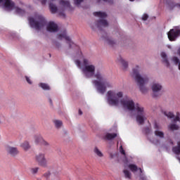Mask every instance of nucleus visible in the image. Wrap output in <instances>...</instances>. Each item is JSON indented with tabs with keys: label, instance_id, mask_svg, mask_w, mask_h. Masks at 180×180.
Listing matches in <instances>:
<instances>
[{
	"label": "nucleus",
	"instance_id": "obj_19",
	"mask_svg": "<svg viewBox=\"0 0 180 180\" xmlns=\"http://www.w3.org/2000/svg\"><path fill=\"white\" fill-rule=\"evenodd\" d=\"M49 9L51 13H56L58 11L57 6L52 3L49 4Z\"/></svg>",
	"mask_w": 180,
	"mask_h": 180
},
{
	"label": "nucleus",
	"instance_id": "obj_32",
	"mask_svg": "<svg viewBox=\"0 0 180 180\" xmlns=\"http://www.w3.org/2000/svg\"><path fill=\"white\" fill-rule=\"evenodd\" d=\"M124 174L125 178H128V179H130L131 178V174L128 170H124Z\"/></svg>",
	"mask_w": 180,
	"mask_h": 180
},
{
	"label": "nucleus",
	"instance_id": "obj_31",
	"mask_svg": "<svg viewBox=\"0 0 180 180\" xmlns=\"http://www.w3.org/2000/svg\"><path fill=\"white\" fill-rule=\"evenodd\" d=\"M169 127L170 130H178V129H179V126L175 124H170Z\"/></svg>",
	"mask_w": 180,
	"mask_h": 180
},
{
	"label": "nucleus",
	"instance_id": "obj_30",
	"mask_svg": "<svg viewBox=\"0 0 180 180\" xmlns=\"http://www.w3.org/2000/svg\"><path fill=\"white\" fill-rule=\"evenodd\" d=\"M164 115H165V116H167V117H169V119H172V117H175V115H174V113L169 112H165Z\"/></svg>",
	"mask_w": 180,
	"mask_h": 180
},
{
	"label": "nucleus",
	"instance_id": "obj_15",
	"mask_svg": "<svg viewBox=\"0 0 180 180\" xmlns=\"http://www.w3.org/2000/svg\"><path fill=\"white\" fill-rule=\"evenodd\" d=\"M162 60V62L163 64H165L166 67L169 68V61L168 60V57L167 56V53L165 52H162L160 54Z\"/></svg>",
	"mask_w": 180,
	"mask_h": 180
},
{
	"label": "nucleus",
	"instance_id": "obj_25",
	"mask_svg": "<svg viewBox=\"0 0 180 180\" xmlns=\"http://www.w3.org/2000/svg\"><path fill=\"white\" fill-rule=\"evenodd\" d=\"M105 41L109 44L110 46H113L114 44H116V42L113 40H112L109 37H105Z\"/></svg>",
	"mask_w": 180,
	"mask_h": 180
},
{
	"label": "nucleus",
	"instance_id": "obj_7",
	"mask_svg": "<svg viewBox=\"0 0 180 180\" xmlns=\"http://www.w3.org/2000/svg\"><path fill=\"white\" fill-rule=\"evenodd\" d=\"M35 160L41 167H47V160L44 153H39L36 155Z\"/></svg>",
	"mask_w": 180,
	"mask_h": 180
},
{
	"label": "nucleus",
	"instance_id": "obj_39",
	"mask_svg": "<svg viewBox=\"0 0 180 180\" xmlns=\"http://www.w3.org/2000/svg\"><path fill=\"white\" fill-rule=\"evenodd\" d=\"M25 79H26L27 82L28 84H30V85H32V80H30V78H29V77L26 76Z\"/></svg>",
	"mask_w": 180,
	"mask_h": 180
},
{
	"label": "nucleus",
	"instance_id": "obj_4",
	"mask_svg": "<svg viewBox=\"0 0 180 180\" xmlns=\"http://www.w3.org/2000/svg\"><path fill=\"white\" fill-rule=\"evenodd\" d=\"M28 20L31 27H33L36 30H40L41 27H44L46 25V19L41 15H37L35 18L30 17Z\"/></svg>",
	"mask_w": 180,
	"mask_h": 180
},
{
	"label": "nucleus",
	"instance_id": "obj_34",
	"mask_svg": "<svg viewBox=\"0 0 180 180\" xmlns=\"http://www.w3.org/2000/svg\"><path fill=\"white\" fill-rule=\"evenodd\" d=\"M31 174L33 175L36 174L37 172H39V167H34L30 169Z\"/></svg>",
	"mask_w": 180,
	"mask_h": 180
},
{
	"label": "nucleus",
	"instance_id": "obj_33",
	"mask_svg": "<svg viewBox=\"0 0 180 180\" xmlns=\"http://www.w3.org/2000/svg\"><path fill=\"white\" fill-rule=\"evenodd\" d=\"M172 61L174 63V64H176V65H179L180 64L179 58H178L176 56H174L172 58Z\"/></svg>",
	"mask_w": 180,
	"mask_h": 180
},
{
	"label": "nucleus",
	"instance_id": "obj_2",
	"mask_svg": "<svg viewBox=\"0 0 180 180\" xmlns=\"http://www.w3.org/2000/svg\"><path fill=\"white\" fill-rule=\"evenodd\" d=\"M94 77L98 80H94L93 84L95 85L98 94L103 95L106 92L107 88H112V83L105 78L100 72H97Z\"/></svg>",
	"mask_w": 180,
	"mask_h": 180
},
{
	"label": "nucleus",
	"instance_id": "obj_42",
	"mask_svg": "<svg viewBox=\"0 0 180 180\" xmlns=\"http://www.w3.org/2000/svg\"><path fill=\"white\" fill-rule=\"evenodd\" d=\"M75 63L78 67L81 66V61H79V60H77Z\"/></svg>",
	"mask_w": 180,
	"mask_h": 180
},
{
	"label": "nucleus",
	"instance_id": "obj_18",
	"mask_svg": "<svg viewBox=\"0 0 180 180\" xmlns=\"http://www.w3.org/2000/svg\"><path fill=\"white\" fill-rule=\"evenodd\" d=\"M94 16H98V18H101V19H105L108 15L105 14V13H102L101 11L99 12H94Z\"/></svg>",
	"mask_w": 180,
	"mask_h": 180
},
{
	"label": "nucleus",
	"instance_id": "obj_20",
	"mask_svg": "<svg viewBox=\"0 0 180 180\" xmlns=\"http://www.w3.org/2000/svg\"><path fill=\"white\" fill-rule=\"evenodd\" d=\"M120 63L122 64L124 70H126L127 67H129V63H127V62L123 60L121 57H120Z\"/></svg>",
	"mask_w": 180,
	"mask_h": 180
},
{
	"label": "nucleus",
	"instance_id": "obj_5",
	"mask_svg": "<svg viewBox=\"0 0 180 180\" xmlns=\"http://www.w3.org/2000/svg\"><path fill=\"white\" fill-rule=\"evenodd\" d=\"M95 65H90L89 60L83 59V67L82 71L86 78H92L95 75Z\"/></svg>",
	"mask_w": 180,
	"mask_h": 180
},
{
	"label": "nucleus",
	"instance_id": "obj_48",
	"mask_svg": "<svg viewBox=\"0 0 180 180\" xmlns=\"http://www.w3.org/2000/svg\"><path fill=\"white\" fill-rule=\"evenodd\" d=\"M174 6H177V8H179V9H180V4H176Z\"/></svg>",
	"mask_w": 180,
	"mask_h": 180
},
{
	"label": "nucleus",
	"instance_id": "obj_22",
	"mask_svg": "<svg viewBox=\"0 0 180 180\" xmlns=\"http://www.w3.org/2000/svg\"><path fill=\"white\" fill-rule=\"evenodd\" d=\"M14 9H15V12L18 15H25V10H23L19 7L15 6Z\"/></svg>",
	"mask_w": 180,
	"mask_h": 180
},
{
	"label": "nucleus",
	"instance_id": "obj_54",
	"mask_svg": "<svg viewBox=\"0 0 180 180\" xmlns=\"http://www.w3.org/2000/svg\"><path fill=\"white\" fill-rule=\"evenodd\" d=\"M56 46H57V47H58V44H56Z\"/></svg>",
	"mask_w": 180,
	"mask_h": 180
},
{
	"label": "nucleus",
	"instance_id": "obj_29",
	"mask_svg": "<svg viewBox=\"0 0 180 180\" xmlns=\"http://www.w3.org/2000/svg\"><path fill=\"white\" fill-rule=\"evenodd\" d=\"M129 169L132 172H136V171H137V169H139L137 168V166L136 165H129Z\"/></svg>",
	"mask_w": 180,
	"mask_h": 180
},
{
	"label": "nucleus",
	"instance_id": "obj_10",
	"mask_svg": "<svg viewBox=\"0 0 180 180\" xmlns=\"http://www.w3.org/2000/svg\"><path fill=\"white\" fill-rule=\"evenodd\" d=\"M162 89V86L158 83H153L152 86V91L153 92V98H157L161 94H158V92Z\"/></svg>",
	"mask_w": 180,
	"mask_h": 180
},
{
	"label": "nucleus",
	"instance_id": "obj_11",
	"mask_svg": "<svg viewBox=\"0 0 180 180\" xmlns=\"http://www.w3.org/2000/svg\"><path fill=\"white\" fill-rule=\"evenodd\" d=\"M34 139H35V143L37 144H41L44 147H50V143L46 141L44 139H43V137H41V136L37 135L34 136Z\"/></svg>",
	"mask_w": 180,
	"mask_h": 180
},
{
	"label": "nucleus",
	"instance_id": "obj_51",
	"mask_svg": "<svg viewBox=\"0 0 180 180\" xmlns=\"http://www.w3.org/2000/svg\"><path fill=\"white\" fill-rule=\"evenodd\" d=\"M179 70H180V63L179 64Z\"/></svg>",
	"mask_w": 180,
	"mask_h": 180
},
{
	"label": "nucleus",
	"instance_id": "obj_26",
	"mask_svg": "<svg viewBox=\"0 0 180 180\" xmlns=\"http://www.w3.org/2000/svg\"><path fill=\"white\" fill-rule=\"evenodd\" d=\"M39 86H41V88H42V89H44L46 91H49V89H50V86H49V84H47L40 83Z\"/></svg>",
	"mask_w": 180,
	"mask_h": 180
},
{
	"label": "nucleus",
	"instance_id": "obj_8",
	"mask_svg": "<svg viewBox=\"0 0 180 180\" xmlns=\"http://www.w3.org/2000/svg\"><path fill=\"white\" fill-rule=\"evenodd\" d=\"M180 34V30L172 29L167 33L168 39L170 41H175L176 37Z\"/></svg>",
	"mask_w": 180,
	"mask_h": 180
},
{
	"label": "nucleus",
	"instance_id": "obj_46",
	"mask_svg": "<svg viewBox=\"0 0 180 180\" xmlns=\"http://www.w3.org/2000/svg\"><path fill=\"white\" fill-rule=\"evenodd\" d=\"M60 16H62V18H65V13H60Z\"/></svg>",
	"mask_w": 180,
	"mask_h": 180
},
{
	"label": "nucleus",
	"instance_id": "obj_21",
	"mask_svg": "<svg viewBox=\"0 0 180 180\" xmlns=\"http://www.w3.org/2000/svg\"><path fill=\"white\" fill-rule=\"evenodd\" d=\"M60 5H61V6L63 8H70V1L61 0L60 1Z\"/></svg>",
	"mask_w": 180,
	"mask_h": 180
},
{
	"label": "nucleus",
	"instance_id": "obj_53",
	"mask_svg": "<svg viewBox=\"0 0 180 180\" xmlns=\"http://www.w3.org/2000/svg\"><path fill=\"white\" fill-rule=\"evenodd\" d=\"M131 2H133L134 0H129Z\"/></svg>",
	"mask_w": 180,
	"mask_h": 180
},
{
	"label": "nucleus",
	"instance_id": "obj_17",
	"mask_svg": "<svg viewBox=\"0 0 180 180\" xmlns=\"http://www.w3.org/2000/svg\"><path fill=\"white\" fill-rule=\"evenodd\" d=\"M172 151L176 155H179L180 154V141L177 143V146H174L172 148Z\"/></svg>",
	"mask_w": 180,
	"mask_h": 180
},
{
	"label": "nucleus",
	"instance_id": "obj_35",
	"mask_svg": "<svg viewBox=\"0 0 180 180\" xmlns=\"http://www.w3.org/2000/svg\"><path fill=\"white\" fill-rule=\"evenodd\" d=\"M179 116H180V114H179V112H177L175 118L173 120V122H180V117H179Z\"/></svg>",
	"mask_w": 180,
	"mask_h": 180
},
{
	"label": "nucleus",
	"instance_id": "obj_36",
	"mask_svg": "<svg viewBox=\"0 0 180 180\" xmlns=\"http://www.w3.org/2000/svg\"><path fill=\"white\" fill-rule=\"evenodd\" d=\"M75 5H77L78 7L81 5L82 2H84V0H74Z\"/></svg>",
	"mask_w": 180,
	"mask_h": 180
},
{
	"label": "nucleus",
	"instance_id": "obj_14",
	"mask_svg": "<svg viewBox=\"0 0 180 180\" xmlns=\"http://www.w3.org/2000/svg\"><path fill=\"white\" fill-rule=\"evenodd\" d=\"M48 32H58V26L57 25V24L54 23L53 22H50L46 27Z\"/></svg>",
	"mask_w": 180,
	"mask_h": 180
},
{
	"label": "nucleus",
	"instance_id": "obj_9",
	"mask_svg": "<svg viewBox=\"0 0 180 180\" xmlns=\"http://www.w3.org/2000/svg\"><path fill=\"white\" fill-rule=\"evenodd\" d=\"M1 4L6 11H13L15 9V2L12 0H2Z\"/></svg>",
	"mask_w": 180,
	"mask_h": 180
},
{
	"label": "nucleus",
	"instance_id": "obj_16",
	"mask_svg": "<svg viewBox=\"0 0 180 180\" xmlns=\"http://www.w3.org/2000/svg\"><path fill=\"white\" fill-rule=\"evenodd\" d=\"M115 137H117V134H110L108 133L105 134V136L103 137L104 140H113V139H115Z\"/></svg>",
	"mask_w": 180,
	"mask_h": 180
},
{
	"label": "nucleus",
	"instance_id": "obj_49",
	"mask_svg": "<svg viewBox=\"0 0 180 180\" xmlns=\"http://www.w3.org/2000/svg\"><path fill=\"white\" fill-rule=\"evenodd\" d=\"M79 115H82V111L81 110H79Z\"/></svg>",
	"mask_w": 180,
	"mask_h": 180
},
{
	"label": "nucleus",
	"instance_id": "obj_3",
	"mask_svg": "<svg viewBox=\"0 0 180 180\" xmlns=\"http://www.w3.org/2000/svg\"><path fill=\"white\" fill-rule=\"evenodd\" d=\"M133 77L137 85L139 86L141 92L146 94L147 92V88L144 85L148 82V77L146 75L141 76L140 74V68L138 65L133 69Z\"/></svg>",
	"mask_w": 180,
	"mask_h": 180
},
{
	"label": "nucleus",
	"instance_id": "obj_24",
	"mask_svg": "<svg viewBox=\"0 0 180 180\" xmlns=\"http://www.w3.org/2000/svg\"><path fill=\"white\" fill-rule=\"evenodd\" d=\"M155 135L157 137H159L160 139H164V132L159 131V130H155Z\"/></svg>",
	"mask_w": 180,
	"mask_h": 180
},
{
	"label": "nucleus",
	"instance_id": "obj_52",
	"mask_svg": "<svg viewBox=\"0 0 180 180\" xmlns=\"http://www.w3.org/2000/svg\"><path fill=\"white\" fill-rule=\"evenodd\" d=\"M0 4H2V0H0Z\"/></svg>",
	"mask_w": 180,
	"mask_h": 180
},
{
	"label": "nucleus",
	"instance_id": "obj_45",
	"mask_svg": "<svg viewBox=\"0 0 180 180\" xmlns=\"http://www.w3.org/2000/svg\"><path fill=\"white\" fill-rule=\"evenodd\" d=\"M169 143L170 146H174V142L171 139L169 140Z\"/></svg>",
	"mask_w": 180,
	"mask_h": 180
},
{
	"label": "nucleus",
	"instance_id": "obj_40",
	"mask_svg": "<svg viewBox=\"0 0 180 180\" xmlns=\"http://www.w3.org/2000/svg\"><path fill=\"white\" fill-rule=\"evenodd\" d=\"M154 129H155L156 130H160V129L161 128L160 127L159 124L155 122L154 124Z\"/></svg>",
	"mask_w": 180,
	"mask_h": 180
},
{
	"label": "nucleus",
	"instance_id": "obj_12",
	"mask_svg": "<svg viewBox=\"0 0 180 180\" xmlns=\"http://www.w3.org/2000/svg\"><path fill=\"white\" fill-rule=\"evenodd\" d=\"M96 27L98 28V30H102V27H108L109 26V23L106 20H99L96 22Z\"/></svg>",
	"mask_w": 180,
	"mask_h": 180
},
{
	"label": "nucleus",
	"instance_id": "obj_27",
	"mask_svg": "<svg viewBox=\"0 0 180 180\" xmlns=\"http://www.w3.org/2000/svg\"><path fill=\"white\" fill-rule=\"evenodd\" d=\"M94 153L95 154H96V155H98V157H103V154L102 153V152H101V150H99L98 147H96L94 148Z\"/></svg>",
	"mask_w": 180,
	"mask_h": 180
},
{
	"label": "nucleus",
	"instance_id": "obj_1",
	"mask_svg": "<svg viewBox=\"0 0 180 180\" xmlns=\"http://www.w3.org/2000/svg\"><path fill=\"white\" fill-rule=\"evenodd\" d=\"M123 98V92L110 90L107 92V101L108 104L111 106H117L121 103L124 109H127V110H135L136 112V122L139 124H143L144 121L147 120L146 117V110H144V107L140 105V104L136 103L134 105V101H133L129 97Z\"/></svg>",
	"mask_w": 180,
	"mask_h": 180
},
{
	"label": "nucleus",
	"instance_id": "obj_41",
	"mask_svg": "<svg viewBox=\"0 0 180 180\" xmlns=\"http://www.w3.org/2000/svg\"><path fill=\"white\" fill-rule=\"evenodd\" d=\"M44 176H45V178H49V176H50V172H47L46 173H45L44 174Z\"/></svg>",
	"mask_w": 180,
	"mask_h": 180
},
{
	"label": "nucleus",
	"instance_id": "obj_13",
	"mask_svg": "<svg viewBox=\"0 0 180 180\" xmlns=\"http://www.w3.org/2000/svg\"><path fill=\"white\" fill-rule=\"evenodd\" d=\"M6 151L8 154H10L11 157H15V155H18L19 154V150H18V148L8 146L6 148Z\"/></svg>",
	"mask_w": 180,
	"mask_h": 180
},
{
	"label": "nucleus",
	"instance_id": "obj_44",
	"mask_svg": "<svg viewBox=\"0 0 180 180\" xmlns=\"http://www.w3.org/2000/svg\"><path fill=\"white\" fill-rule=\"evenodd\" d=\"M103 2H110V0H103ZM97 2L99 3L101 2V0H97Z\"/></svg>",
	"mask_w": 180,
	"mask_h": 180
},
{
	"label": "nucleus",
	"instance_id": "obj_6",
	"mask_svg": "<svg viewBox=\"0 0 180 180\" xmlns=\"http://www.w3.org/2000/svg\"><path fill=\"white\" fill-rule=\"evenodd\" d=\"M58 40H63V39H65V40H66L67 41V44H69L70 49H74V47H75L76 50L78 51L79 56H81V54H82L79 46L72 42V40H71V37L67 35V31H63L62 33L59 34L58 35Z\"/></svg>",
	"mask_w": 180,
	"mask_h": 180
},
{
	"label": "nucleus",
	"instance_id": "obj_47",
	"mask_svg": "<svg viewBox=\"0 0 180 180\" xmlns=\"http://www.w3.org/2000/svg\"><path fill=\"white\" fill-rule=\"evenodd\" d=\"M49 103L51 105H53V101H51V98H49Z\"/></svg>",
	"mask_w": 180,
	"mask_h": 180
},
{
	"label": "nucleus",
	"instance_id": "obj_43",
	"mask_svg": "<svg viewBox=\"0 0 180 180\" xmlns=\"http://www.w3.org/2000/svg\"><path fill=\"white\" fill-rule=\"evenodd\" d=\"M41 4L42 5H46V3L47 2V0H41Z\"/></svg>",
	"mask_w": 180,
	"mask_h": 180
},
{
	"label": "nucleus",
	"instance_id": "obj_38",
	"mask_svg": "<svg viewBox=\"0 0 180 180\" xmlns=\"http://www.w3.org/2000/svg\"><path fill=\"white\" fill-rule=\"evenodd\" d=\"M148 19V15L143 14L142 16V20H147Z\"/></svg>",
	"mask_w": 180,
	"mask_h": 180
},
{
	"label": "nucleus",
	"instance_id": "obj_37",
	"mask_svg": "<svg viewBox=\"0 0 180 180\" xmlns=\"http://www.w3.org/2000/svg\"><path fill=\"white\" fill-rule=\"evenodd\" d=\"M120 152L121 154H122V155H126V151H124V149H123V146L122 145L120 147Z\"/></svg>",
	"mask_w": 180,
	"mask_h": 180
},
{
	"label": "nucleus",
	"instance_id": "obj_28",
	"mask_svg": "<svg viewBox=\"0 0 180 180\" xmlns=\"http://www.w3.org/2000/svg\"><path fill=\"white\" fill-rule=\"evenodd\" d=\"M54 123H55V126L57 129H60V127H61V126H63V122L60 120H55Z\"/></svg>",
	"mask_w": 180,
	"mask_h": 180
},
{
	"label": "nucleus",
	"instance_id": "obj_23",
	"mask_svg": "<svg viewBox=\"0 0 180 180\" xmlns=\"http://www.w3.org/2000/svg\"><path fill=\"white\" fill-rule=\"evenodd\" d=\"M21 147L22 148H23V150H25V151H27V150L30 148V145H29V142L25 141L21 144Z\"/></svg>",
	"mask_w": 180,
	"mask_h": 180
},
{
	"label": "nucleus",
	"instance_id": "obj_50",
	"mask_svg": "<svg viewBox=\"0 0 180 180\" xmlns=\"http://www.w3.org/2000/svg\"><path fill=\"white\" fill-rule=\"evenodd\" d=\"M139 171H140L141 174H143V169H141V168H139Z\"/></svg>",
	"mask_w": 180,
	"mask_h": 180
}]
</instances>
